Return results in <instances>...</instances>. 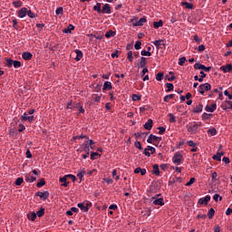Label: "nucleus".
<instances>
[{
	"label": "nucleus",
	"mask_w": 232,
	"mask_h": 232,
	"mask_svg": "<svg viewBox=\"0 0 232 232\" xmlns=\"http://www.w3.org/2000/svg\"><path fill=\"white\" fill-rule=\"evenodd\" d=\"M200 128H202V122L190 123L187 125V131L191 135H195V133H198Z\"/></svg>",
	"instance_id": "nucleus-1"
},
{
	"label": "nucleus",
	"mask_w": 232,
	"mask_h": 232,
	"mask_svg": "<svg viewBox=\"0 0 232 232\" xmlns=\"http://www.w3.org/2000/svg\"><path fill=\"white\" fill-rule=\"evenodd\" d=\"M146 21V17H142L140 20L139 18H133L130 20V23H132V26H143Z\"/></svg>",
	"instance_id": "nucleus-2"
},
{
	"label": "nucleus",
	"mask_w": 232,
	"mask_h": 232,
	"mask_svg": "<svg viewBox=\"0 0 232 232\" xmlns=\"http://www.w3.org/2000/svg\"><path fill=\"white\" fill-rule=\"evenodd\" d=\"M172 162L173 164H177L178 166H180V164L182 163V153L176 152L172 157Z\"/></svg>",
	"instance_id": "nucleus-3"
},
{
	"label": "nucleus",
	"mask_w": 232,
	"mask_h": 232,
	"mask_svg": "<svg viewBox=\"0 0 232 232\" xmlns=\"http://www.w3.org/2000/svg\"><path fill=\"white\" fill-rule=\"evenodd\" d=\"M209 90H211V84L209 83H203L201 85H199V93H201V95H204V93H206V92H209Z\"/></svg>",
	"instance_id": "nucleus-4"
},
{
	"label": "nucleus",
	"mask_w": 232,
	"mask_h": 232,
	"mask_svg": "<svg viewBox=\"0 0 232 232\" xmlns=\"http://www.w3.org/2000/svg\"><path fill=\"white\" fill-rule=\"evenodd\" d=\"M160 140H162V138L150 134L147 142H149V144H153V142H160Z\"/></svg>",
	"instance_id": "nucleus-5"
},
{
	"label": "nucleus",
	"mask_w": 232,
	"mask_h": 232,
	"mask_svg": "<svg viewBox=\"0 0 232 232\" xmlns=\"http://www.w3.org/2000/svg\"><path fill=\"white\" fill-rule=\"evenodd\" d=\"M151 201L154 204V206H164V198H151Z\"/></svg>",
	"instance_id": "nucleus-6"
},
{
	"label": "nucleus",
	"mask_w": 232,
	"mask_h": 232,
	"mask_svg": "<svg viewBox=\"0 0 232 232\" xmlns=\"http://www.w3.org/2000/svg\"><path fill=\"white\" fill-rule=\"evenodd\" d=\"M155 151H156L155 147L148 146L144 150V155H146V157H151V155H153Z\"/></svg>",
	"instance_id": "nucleus-7"
},
{
	"label": "nucleus",
	"mask_w": 232,
	"mask_h": 232,
	"mask_svg": "<svg viewBox=\"0 0 232 232\" xmlns=\"http://www.w3.org/2000/svg\"><path fill=\"white\" fill-rule=\"evenodd\" d=\"M209 200H211V197L206 196L205 198H199L198 204H199V206H208V202H209Z\"/></svg>",
	"instance_id": "nucleus-8"
},
{
	"label": "nucleus",
	"mask_w": 232,
	"mask_h": 232,
	"mask_svg": "<svg viewBox=\"0 0 232 232\" xmlns=\"http://www.w3.org/2000/svg\"><path fill=\"white\" fill-rule=\"evenodd\" d=\"M195 70H204V72H210L211 67H206V65L201 63H195L194 65Z\"/></svg>",
	"instance_id": "nucleus-9"
},
{
	"label": "nucleus",
	"mask_w": 232,
	"mask_h": 232,
	"mask_svg": "<svg viewBox=\"0 0 232 232\" xmlns=\"http://www.w3.org/2000/svg\"><path fill=\"white\" fill-rule=\"evenodd\" d=\"M27 13H28V8H26V7H22V8L18 11L17 16H18L20 19H24V16L27 15Z\"/></svg>",
	"instance_id": "nucleus-10"
},
{
	"label": "nucleus",
	"mask_w": 232,
	"mask_h": 232,
	"mask_svg": "<svg viewBox=\"0 0 232 232\" xmlns=\"http://www.w3.org/2000/svg\"><path fill=\"white\" fill-rule=\"evenodd\" d=\"M22 120L27 122H34L35 121V118L34 116H28V113L24 112L22 115Z\"/></svg>",
	"instance_id": "nucleus-11"
},
{
	"label": "nucleus",
	"mask_w": 232,
	"mask_h": 232,
	"mask_svg": "<svg viewBox=\"0 0 232 232\" xmlns=\"http://www.w3.org/2000/svg\"><path fill=\"white\" fill-rule=\"evenodd\" d=\"M36 197H40L42 200H46L48 197H50V192L48 191H44V192H37Z\"/></svg>",
	"instance_id": "nucleus-12"
},
{
	"label": "nucleus",
	"mask_w": 232,
	"mask_h": 232,
	"mask_svg": "<svg viewBox=\"0 0 232 232\" xmlns=\"http://www.w3.org/2000/svg\"><path fill=\"white\" fill-rule=\"evenodd\" d=\"M88 206H92V203L88 204V203H78V208H80V209L82 211H84L85 213L88 212Z\"/></svg>",
	"instance_id": "nucleus-13"
},
{
	"label": "nucleus",
	"mask_w": 232,
	"mask_h": 232,
	"mask_svg": "<svg viewBox=\"0 0 232 232\" xmlns=\"http://www.w3.org/2000/svg\"><path fill=\"white\" fill-rule=\"evenodd\" d=\"M102 14H111V8L109 4H105L102 8Z\"/></svg>",
	"instance_id": "nucleus-14"
},
{
	"label": "nucleus",
	"mask_w": 232,
	"mask_h": 232,
	"mask_svg": "<svg viewBox=\"0 0 232 232\" xmlns=\"http://www.w3.org/2000/svg\"><path fill=\"white\" fill-rule=\"evenodd\" d=\"M74 53L76 54V56L74 57V60H76L77 62L81 61V59H82V51L76 49L74 51Z\"/></svg>",
	"instance_id": "nucleus-15"
},
{
	"label": "nucleus",
	"mask_w": 232,
	"mask_h": 232,
	"mask_svg": "<svg viewBox=\"0 0 232 232\" xmlns=\"http://www.w3.org/2000/svg\"><path fill=\"white\" fill-rule=\"evenodd\" d=\"M152 128H153V120L149 119L148 121L144 124V129L150 130Z\"/></svg>",
	"instance_id": "nucleus-16"
},
{
	"label": "nucleus",
	"mask_w": 232,
	"mask_h": 232,
	"mask_svg": "<svg viewBox=\"0 0 232 232\" xmlns=\"http://www.w3.org/2000/svg\"><path fill=\"white\" fill-rule=\"evenodd\" d=\"M113 87L111 86V82H105L103 83L102 90L103 92H108L109 90H111Z\"/></svg>",
	"instance_id": "nucleus-17"
},
{
	"label": "nucleus",
	"mask_w": 232,
	"mask_h": 232,
	"mask_svg": "<svg viewBox=\"0 0 232 232\" xmlns=\"http://www.w3.org/2000/svg\"><path fill=\"white\" fill-rule=\"evenodd\" d=\"M206 111H208L210 113H213V111H215V110H217V104H212V105H207L205 108Z\"/></svg>",
	"instance_id": "nucleus-18"
},
{
	"label": "nucleus",
	"mask_w": 232,
	"mask_h": 232,
	"mask_svg": "<svg viewBox=\"0 0 232 232\" xmlns=\"http://www.w3.org/2000/svg\"><path fill=\"white\" fill-rule=\"evenodd\" d=\"M221 71L224 72V73H228V72H232V65L227 64L226 66H221Z\"/></svg>",
	"instance_id": "nucleus-19"
},
{
	"label": "nucleus",
	"mask_w": 232,
	"mask_h": 232,
	"mask_svg": "<svg viewBox=\"0 0 232 232\" xmlns=\"http://www.w3.org/2000/svg\"><path fill=\"white\" fill-rule=\"evenodd\" d=\"M224 155V152H218L217 154H215L212 159L214 160H218V162H220V160H222V157Z\"/></svg>",
	"instance_id": "nucleus-20"
},
{
	"label": "nucleus",
	"mask_w": 232,
	"mask_h": 232,
	"mask_svg": "<svg viewBox=\"0 0 232 232\" xmlns=\"http://www.w3.org/2000/svg\"><path fill=\"white\" fill-rule=\"evenodd\" d=\"M152 43L156 46V48H158V49L160 48L161 44L163 46H166V44H164V40H156V41H154Z\"/></svg>",
	"instance_id": "nucleus-21"
},
{
	"label": "nucleus",
	"mask_w": 232,
	"mask_h": 232,
	"mask_svg": "<svg viewBox=\"0 0 232 232\" xmlns=\"http://www.w3.org/2000/svg\"><path fill=\"white\" fill-rule=\"evenodd\" d=\"M75 30L73 24H69L67 28L63 29V34H72V31Z\"/></svg>",
	"instance_id": "nucleus-22"
},
{
	"label": "nucleus",
	"mask_w": 232,
	"mask_h": 232,
	"mask_svg": "<svg viewBox=\"0 0 232 232\" xmlns=\"http://www.w3.org/2000/svg\"><path fill=\"white\" fill-rule=\"evenodd\" d=\"M22 57H23V59H24V61H31L33 55H32V53H24L22 54Z\"/></svg>",
	"instance_id": "nucleus-23"
},
{
	"label": "nucleus",
	"mask_w": 232,
	"mask_h": 232,
	"mask_svg": "<svg viewBox=\"0 0 232 232\" xmlns=\"http://www.w3.org/2000/svg\"><path fill=\"white\" fill-rule=\"evenodd\" d=\"M28 220L34 222L35 218H37V214L35 212H31L27 215Z\"/></svg>",
	"instance_id": "nucleus-24"
},
{
	"label": "nucleus",
	"mask_w": 232,
	"mask_h": 232,
	"mask_svg": "<svg viewBox=\"0 0 232 232\" xmlns=\"http://www.w3.org/2000/svg\"><path fill=\"white\" fill-rule=\"evenodd\" d=\"M181 6H185L187 10H193V4L188 2H181Z\"/></svg>",
	"instance_id": "nucleus-25"
},
{
	"label": "nucleus",
	"mask_w": 232,
	"mask_h": 232,
	"mask_svg": "<svg viewBox=\"0 0 232 232\" xmlns=\"http://www.w3.org/2000/svg\"><path fill=\"white\" fill-rule=\"evenodd\" d=\"M67 179H68V177H66V175H65L64 177H63V178L60 179V182L63 183L62 186H63V188H68V182L66 181Z\"/></svg>",
	"instance_id": "nucleus-26"
},
{
	"label": "nucleus",
	"mask_w": 232,
	"mask_h": 232,
	"mask_svg": "<svg viewBox=\"0 0 232 232\" xmlns=\"http://www.w3.org/2000/svg\"><path fill=\"white\" fill-rule=\"evenodd\" d=\"M152 174L157 176L160 175V170H159V165H153Z\"/></svg>",
	"instance_id": "nucleus-27"
},
{
	"label": "nucleus",
	"mask_w": 232,
	"mask_h": 232,
	"mask_svg": "<svg viewBox=\"0 0 232 232\" xmlns=\"http://www.w3.org/2000/svg\"><path fill=\"white\" fill-rule=\"evenodd\" d=\"M154 28H161V26H164V22L162 20H160L159 22L153 23Z\"/></svg>",
	"instance_id": "nucleus-28"
},
{
	"label": "nucleus",
	"mask_w": 232,
	"mask_h": 232,
	"mask_svg": "<svg viewBox=\"0 0 232 232\" xmlns=\"http://www.w3.org/2000/svg\"><path fill=\"white\" fill-rule=\"evenodd\" d=\"M204 106L202 104H198L194 108L195 113H200L203 110Z\"/></svg>",
	"instance_id": "nucleus-29"
},
{
	"label": "nucleus",
	"mask_w": 232,
	"mask_h": 232,
	"mask_svg": "<svg viewBox=\"0 0 232 232\" xmlns=\"http://www.w3.org/2000/svg\"><path fill=\"white\" fill-rule=\"evenodd\" d=\"M93 10L98 12V14H102V9H101V3H97V5L93 6Z\"/></svg>",
	"instance_id": "nucleus-30"
},
{
	"label": "nucleus",
	"mask_w": 232,
	"mask_h": 232,
	"mask_svg": "<svg viewBox=\"0 0 232 232\" xmlns=\"http://www.w3.org/2000/svg\"><path fill=\"white\" fill-rule=\"evenodd\" d=\"M171 99H175V94H169L164 97V102H169Z\"/></svg>",
	"instance_id": "nucleus-31"
},
{
	"label": "nucleus",
	"mask_w": 232,
	"mask_h": 232,
	"mask_svg": "<svg viewBox=\"0 0 232 232\" xmlns=\"http://www.w3.org/2000/svg\"><path fill=\"white\" fill-rule=\"evenodd\" d=\"M25 180H26V182H35V180H37V178L29 175L26 177Z\"/></svg>",
	"instance_id": "nucleus-32"
},
{
	"label": "nucleus",
	"mask_w": 232,
	"mask_h": 232,
	"mask_svg": "<svg viewBox=\"0 0 232 232\" xmlns=\"http://www.w3.org/2000/svg\"><path fill=\"white\" fill-rule=\"evenodd\" d=\"M208 133L211 135V137H215V135H217V129L211 128L208 130Z\"/></svg>",
	"instance_id": "nucleus-33"
},
{
	"label": "nucleus",
	"mask_w": 232,
	"mask_h": 232,
	"mask_svg": "<svg viewBox=\"0 0 232 232\" xmlns=\"http://www.w3.org/2000/svg\"><path fill=\"white\" fill-rule=\"evenodd\" d=\"M127 59L130 61V63H133V53H131V51L127 53Z\"/></svg>",
	"instance_id": "nucleus-34"
},
{
	"label": "nucleus",
	"mask_w": 232,
	"mask_h": 232,
	"mask_svg": "<svg viewBox=\"0 0 232 232\" xmlns=\"http://www.w3.org/2000/svg\"><path fill=\"white\" fill-rule=\"evenodd\" d=\"M215 216V209L214 208H210L208 210V217L209 219L213 218V217Z\"/></svg>",
	"instance_id": "nucleus-35"
},
{
	"label": "nucleus",
	"mask_w": 232,
	"mask_h": 232,
	"mask_svg": "<svg viewBox=\"0 0 232 232\" xmlns=\"http://www.w3.org/2000/svg\"><path fill=\"white\" fill-rule=\"evenodd\" d=\"M27 15L31 19H34V17H37V14H35L34 12H32V10H27Z\"/></svg>",
	"instance_id": "nucleus-36"
},
{
	"label": "nucleus",
	"mask_w": 232,
	"mask_h": 232,
	"mask_svg": "<svg viewBox=\"0 0 232 232\" xmlns=\"http://www.w3.org/2000/svg\"><path fill=\"white\" fill-rule=\"evenodd\" d=\"M98 157H101V154H99L98 152H92L91 160H95Z\"/></svg>",
	"instance_id": "nucleus-37"
},
{
	"label": "nucleus",
	"mask_w": 232,
	"mask_h": 232,
	"mask_svg": "<svg viewBox=\"0 0 232 232\" xmlns=\"http://www.w3.org/2000/svg\"><path fill=\"white\" fill-rule=\"evenodd\" d=\"M114 35H115V32H113V31H108L105 34V37H107V39H110V37H114Z\"/></svg>",
	"instance_id": "nucleus-38"
},
{
	"label": "nucleus",
	"mask_w": 232,
	"mask_h": 232,
	"mask_svg": "<svg viewBox=\"0 0 232 232\" xmlns=\"http://www.w3.org/2000/svg\"><path fill=\"white\" fill-rule=\"evenodd\" d=\"M169 121L170 122V123H173V122H176V118H175V115H173V113H169Z\"/></svg>",
	"instance_id": "nucleus-39"
},
{
	"label": "nucleus",
	"mask_w": 232,
	"mask_h": 232,
	"mask_svg": "<svg viewBox=\"0 0 232 232\" xmlns=\"http://www.w3.org/2000/svg\"><path fill=\"white\" fill-rule=\"evenodd\" d=\"M14 6H15V8H19L20 6H23V2H21V0H17L13 2Z\"/></svg>",
	"instance_id": "nucleus-40"
},
{
	"label": "nucleus",
	"mask_w": 232,
	"mask_h": 232,
	"mask_svg": "<svg viewBox=\"0 0 232 232\" xmlns=\"http://www.w3.org/2000/svg\"><path fill=\"white\" fill-rule=\"evenodd\" d=\"M141 46H142V43L140 41H137L134 44L135 50H140Z\"/></svg>",
	"instance_id": "nucleus-41"
},
{
	"label": "nucleus",
	"mask_w": 232,
	"mask_h": 232,
	"mask_svg": "<svg viewBox=\"0 0 232 232\" xmlns=\"http://www.w3.org/2000/svg\"><path fill=\"white\" fill-rule=\"evenodd\" d=\"M140 66H141V68H144V66H146V57L140 58Z\"/></svg>",
	"instance_id": "nucleus-42"
},
{
	"label": "nucleus",
	"mask_w": 232,
	"mask_h": 232,
	"mask_svg": "<svg viewBox=\"0 0 232 232\" xmlns=\"http://www.w3.org/2000/svg\"><path fill=\"white\" fill-rule=\"evenodd\" d=\"M162 79H164V73L163 72H159L156 75V81H162Z\"/></svg>",
	"instance_id": "nucleus-43"
},
{
	"label": "nucleus",
	"mask_w": 232,
	"mask_h": 232,
	"mask_svg": "<svg viewBox=\"0 0 232 232\" xmlns=\"http://www.w3.org/2000/svg\"><path fill=\"white\" fill-rule=\"evenodd\" d=\"M185 63H186V57L179 58L178 64H179V66H184Z\"/></svg>",
	"instance_id": "nucleus-44"
},
{
	"label": "nucleus",
	"mask_w": 232,
	"mask_h": 232,
	"mask_svg": "<svg viewBox=\"0 0 232 232\" xmlns=\"http://www.w3.org/2000/svg\"><path fill=\"white\" fill-rule=\"evenodd\" d=\"M196 180H197V179H196L195 178H191V179H189V181L186 183V186H188V187L193 186V184H195Z\"/></svg>",
	"instance_id": "nucleus-45"
},
{
	"label": "nucleus",
	"mask_w": 232,
	"mask_h": 232,
	"mask_svg": "<svg viewBox=\"0 0 232 232\" xmlns=\"http://www.w3.org/2000/svg\"><path fill=\"white\" fill-rule=\"evenodd\" d=\"M83 151H85V153H90V145L88 144V142L84 143Z\"/></svg>",
	"instance_id": "nucleus-46"
},
{
	"label": "nucleus",
	"mask_w": 232,
	"mask_h": 232,
	"mask_svg": "<svg viewBox=\"0 0 232 232\" xmlns=\"http://www.w3.org/2000/svg\"><path fill=\"white\" fill-rule=\"evenodd\" d=\"M44 215V208H41L36 212V216L39 217V218H41V217H43Z\"/></svg>",
	"instance_id": "nucleus-47"
},
{
	"label": "nucleus",
	"mask_w": 232,
	"mask_h": 232,
	"mask_svg": "<svg viewBox=\"0 0 232 232\" xmlns=\"http://www.w3.org/2000/svg\"><path fill=\"white\" fill-rule=\"evenodd\" d=\"M141 55L147 56V57H151V53L150 51L143 50V51H141Z\"/></svg>",
	"instance_id": "nucleus-48"
},
{
	"label": "nucleus",
	"mask_w": 232,
	"mask_h": 232,
	"mask_svg": "<svg viewBox=\"0 0 232 232\" xmlns=\"http://www.w3.org/2000/svg\"><path fill=\"white\" fill-rule=\"evenodd\" d=\"M14 68H21V62L19 61H14L13 62Z\"/></svg>",
	"instance_id": "nucleus-49"
},
{
	"label": "nucleus",
	"mask_w": 232,
	"mask_h": 232,
	"mask_svg": "<svg viewBox=\"0 0 232 232\" xmlns=\"http://www.w3.org/2000/svg\"><path fill=\"white\" fill-rule=\"evenodd\" d=\"M46 184V181H44V179H42L38 183H37V188H43Z\"/></svg>",
	"instance_id": "nucleus-50"
},
{
	"label": "nucleus",
	"mask_w": 232,
	"mask_h": 232,
	"mask_svg": "<svg viewBox=\"0 0 232 232\" xmlns=\"http://www.w3.org/2000/svg\"><path fill=\"white\" fill-rule=\"evenodd\" d=\"M84 175H86V171L82 170L78 173L77 177L78 179H80L81 180H82V177H84Z\"/></svg>",
	"instance_id": "nucleus-51"
},
{
	"label": "nucleus",
	"mask_w": 232,
	"mask_h": 232,
	"mask_svg": "<svg viewBox=\"0 0 232 232\" xmlns=\"http://www.w3.org/2000/svg\"><path fill=\"white\" fill-rule=\"evenodd\" d=\"M63 7H58L55 11L56 15H63Z\"/></svg>",
	"instance_id": "nucleus-52"
},
{
	"label": "nucleus",
	"mask_w": 232,
	"mask_h": 232,
	"mask_svg": "<svg viewBox=\"0 0 232 232\" xmlns=\"http://www.w3.org/2000/svg\"><path fill=\"white\" fill-rule=\"evenodd\" d=\"M23 182H24L23 178H18V179H16V180H15V185H16V186H21V184H23Z\"/></svg>",
	"instance_id": "nucleus-53"
},
{
	"label": "nucleus",
	"mask_w": 232,
	"mask_h": 232,
	"mask_svg": "<svg viewBox=\"0 0 232 232\" xmlns=\"http://www.w3.org/2000/svg\"><path fill=\"white\" fill-rule=\"evenodd\" d=\"M6 65H7L9 68H11V66L14 65V60H12V59H7V60H6Z\"/></svg>",
	"instance_id": "nucleus-54"
},
{
	"label": "nucleus",
	"mask_w": 232,
	"mask_h": 232,
	"mask_svg": "<svg viewBox=\"0 0 232 232\" xmlns=\"http://www.w3.org/2000/svg\"><path fill=\"white\" fill-rule=\"evenodd\" d=\"M188 145L190 148H197V143H195L193 140H188Z\"/></svg>",
	"instance_id": "nucleus-55"
},
{
	"label": "nucleus",
	"mask_w": 232,
	"mask_h": 232,
	"mask_svg": "<svg viewBox=\"0 0 232 232\" xmlns=\"http://www.w3.org/2000/svg\"><path fill=\"white\" fill-rule=\"evenodd\" d=\"M218 198H219L220 201L222 200V197H220V195L215 194L213 196V199L215 200V202H218Z\"/></svg>",
	"instance_id": "nucleus-56"
},
{
	"label": "nucleus",
	"mask_w": 232,
	"mask_h": 232,
	"mask_svg": "<svg viewBox=\"0 0 232 232\" xmlns=\"http://www.w3.org/2000/svg\"><path fill=\"white\" fill-rule=\"evenodd\" d=\"M134 146L138 150H142V145L140 144V141H135Z\"/></svg>",
	"instance_id": "nucleus-57"
},
{
	"label": "nucleus",
	"mask_w": 232,
	"mask_h": 232,
	"mask_svg": "<svg viewBox=\"0 0 232 232\" xmlns=\"http://www.w3.org/2000/svg\"><path fill=\"white\" fill-rule=\"evenodd\" d=\"M158 130H159V134L160 135H164V131H166V128L159 127Z\"/></svg>",
	"instance_id": "nucleus-58"
},
{
	"label": "nucleus",
	"mask_w": 232,
	"mask_h": 232,
	"mask_svg": "<svg viewBox=\"0 0 232 232\" xmlns=\"http://www.w3.org/2000/svg\"><path fill=\"white\" fill-rule=\"evenodd\" d=\"M166 86H167V89H168L167 92H172V90H173V83H166Z\"/></svg>",
	"instance_id": "nucleus-59"
},
{
	"label": "nucleus",
	"mask_w": 232,
	"mask_h": 232,
	"mask_svg": "<svg viewBox=\"0 0 232 232\" xmlns=\"http://www.w3.org/2000/svg\"><path fill=\"white\" fill-rule=\"evenodd\" d=\"M200 77H199V82H202V81H204L206 74L204 73L203 71H201L200 72Z\"/></svg>",
	"instance_id": "nucleus-60"
},
{
	"label": "nucleus",
	"mask_w": 232,
	"mask_h": 232,
	"mask_svg": "<svg viewBox=\"0 0 232 232\" xmlns=\"http://www.w3.org/2000/svg\"><path fill=\"white\" fill-rule=\"evenodd\" d=\"M103 180H104V182H106L107 184H113V179H111L104 178Z\"/></svg>",
	"instance_id": "nucleus-61"
},
{
	"label": "nucleus",
	"mask_w": 232,
	"mask_h": 232,
	"mask_svg": "<svg viewBox=\"0 0 232 232\" xmlns=\"http://www.w3.org/2000/svg\"><path fill=\"white\" fill-rule=\"evenodd\" d=\"M169 74H170L171 76L168 79V81H169V82H171L175 81L176 77H175V75L173 74V72H170Z\"/></svg>",
	"instance_id": "nucleus-62"
},
{
	"label": "nucleus",
	"mask_w": 232,
	"mask_h": 232,
	"mask_svg": "<svg viewBox=\"0 0 232 232\" xmlns=\"http://www.w3.org/2000/svg\"><path fill=\"white\" fill-rule=\"evenodd\" d=\"M132 101H140V96L137 94H132Z\"/></svg>",
	"instance_id": "nucleus-63"
},
{
	"label": "nucleus",
	"mask_w": 232,
	"mask_h": 232,
	"mask_svg": "<svg viewBox=\"0 0 232 232\" xmlns=\"http://www.w3.org/2000/svg\"><path fill=\"white\" fill-rule=\"evenodd\" d=\"M224 95H226L227 97H228V99L232 100V95L229 94V92L227 90L224 92Z\"/></svg>",
	"instance_id": "nucleus-64"
}]
</instances>
